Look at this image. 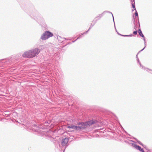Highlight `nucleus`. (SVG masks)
I'll use <instances>...</instances> for the list:
<instances>
[{
    "instance_id": "6",
    "label": "nucleus",
    "mask_w": 152,
    "mask_h": 152,
    "mask_svg": "<svg viewBox=\"0 0 152 152\" xmlns=\"http://www.w3.org/2000/svg\"><path fill=\"white\" fill-rule=\"evenodd\" d=\"M57 38L58 40H59L60 41V42H62L64 41V39H66L65 38H61V37L60 36H58L57 37Z\"/></svg>"
},
{
    "instance_id": "17",
    "label": "nucleus",
    "mask_w": 152,
    "mask_h": 152,
    "mask_svg": "<svg viewBox=\"0 0 152 152\" xmlns=\"http://www.w3.org/2000/svg\"><path fill=\"white\" fill-rule=\"evenodd\" d=\"M90 29H91V27L89 28L88 30L87 31H86V32H84V33H83V34H86L87 33V32Z\"/></svg>"
},
{
    "instance_id": "11",
    "label": "nucleus",
    "mask_w": 152,
    "mask_h": 152,
    "mask_svg": "<svg viewBox=\"0 0 152 152\" xmlns=\"http://www.w3.org/2000/svg\"><path fill=\"white\" fill-rule=\"evenodd\" d=\"M134 10H135L136 11V12L135 13V15L136 16H137L138 17V14L137 12V10L136 9H134V10H133L132 11H133Z\"/></svg>"
},
{
    "instance_id": "3",
    "label": "nucleus",
    "mask_w": 152,
    "mask_h": 152,
    "mask_svg": "<svg viewBox=\"0 0 152 152\" xmlns=\"http://www.w3.org/2000/svg\"><path fill=\"white\" fill-rule=\"evenodd\" d=\"M53 36L52 33L49 31H45L41 37V39L42 40H45L48 39L49 38Z\"/></svg>"
},
{
    "instance_id": "2",
    "label": "nucleus",
    "mask_w": 152,
    "mask_h": 152,
    "mask_svg": "<svg viewBox=\"0 0 152 152\" xmlns=\"http://www.w3.org/2000/svg\"><path fill=\"white\" fill-rule=\"evenodd\" d=\"M40 52L38 48H35L26 52L23 54V56L24 57L33 58L38 55Z\"/></svg>"
},
{
    "instance_id": "12",
    "label": "nucleus",
    "mask_w": 152,
    "mask_h": 152,
    "mask_svg": "<svg viewBox=\"0 0 152 152\" xmlns=\"http://www.w3.org/2000/svg\"><path fill=\"white\" fill-rule=\"evenodd\" d=\"M132 7L134 8L135 9H135V3H133V4H132Z\"/></svg>"
},
{
    "instance_id": "19",
    "label": "nucleus",
    "mask_w": 152,
    "mask_h": 152,
    "mask_svg": "<svg viewBox=\"0 0 152 152\" xmlns=\"http://www.w3.org/2000/svg\"><path fill=\"white\" fill-rule=\"evenodd\" d=\"M112 15V16H113V21H114V17H113V15L112 14V13H111V12H110Z\"/></svg>"
},
{
    "instance_id": "21",
    "label": "nucleus",
    "mask_w": 152,
    "mask_h": 152,
    "mask_svg": "<svg viewBox=\"0 0 152 152\" xmlns=\"http://www.w3.org/2000/svg\"><path fill=\"white\" fill-rule=\"evenodd\" d=\"M140 65L141 66H142V65H141V63H140Z\"/></svg>"
},
{
    "instance_id": "16",
    "label": "nucleus",
    "mask_w": 152,
    "mask_h": 152,
    "mask_svg": "<svg viewBox=\"0 0 152 152\" xmlns=\"http://www.w3.org/2000/svg\"><path fill=\"white\" fill-rule=\"evenodd\" d=\"M131 1L132 2V4H133V3H135V1H134V0H131Z\"/></svg>"
},
{
    "instance_id": "18",
    "label": "nucleus",
    "mask_w": 152,
    "mask_h": 152,
    "mask_svg": "<svg viewBox=\"0 0 152 152\" xmlns=\"http://www.w3.org/2000/svg\"><path fill=\"white\" fill-rule=\"evenodd\" d=\"M82 37V36L81 35H79V37H78L77 38V39H80Z\"/></svg>"
},
{
    "instance_id": "13",
    "label": "nucleus",
    "mask_w": 152,
    "mask_h": 152,
    "mask_svg": "<svg viewBox=\"0 0 152 152\" xmlns=\"http://www.w3.org/2000/svg\"><path fill=\"white\" fill-rule=\"evenodd\" d=\"M137 142L140 145H142V146L144 145L140 142L139 141H137Z\"/></svg>"
},
{
    "instance_id": "23",
    "label": "nucleus",
    "mask_w": 152,
    "mask_h": 152,
    "mask_svg": "<svg viewBox=\"0 0 152 152\" xmlns=\"http://www.w3.org/2000/svg\"><path fill=\"white\" fill-rule=\"evenodd\" d=\"M137 61H138V62H139V59L138 58L137 59Z\"/></svg>"
},
{
    "instance_id": "15",
    "label": "nucleus",
    "mask_w": 152,
    "mask_h": 152,
    "mask_svg": "<svg viewBox=\"0 0 152 152\" xmlns=\"http://www.w3.org/2000/svg\"><path fill=\"white\" fill-rule=\"evenodd\" d=\"M137 31H134L133 32V34H134V35H136V34H137Z\"/></svg>"
},
{
    "instance_id": "14",
    "label": "nucleus",
    "mask_w": 152,
    "mask_h": 152,
    "mask_svg": "<svg viewBox=\"0 0 152 152\" xmlns=\"http://www.w3.org/2000/svg\"><path fill=\"white\" fill-rule=\"evenodd\" d=\"M143 146V147H144L145 149H146L147 150H148V148L145 145H144Z\"/></svg>"
},
{
    "instance_id": "10",
    "label": "nucleus",
    "mask_w": 152,
    "mask_h": 152,
    "mask_svg": "<svg viewBox=\"0 0 152 152\" xmlns=\"http://www.w3.org/2000/svg\"><path fill=\"white\" fill-rule=\"evenodd\" d=\"M144 69L145 70L148 71V72H149L151 73H152V70H149V69H147V68H145V67H144Z\"/></svg>"
},
{
    "instance_id": "20",
    "label": "nucleus",
    "mask_w": 152,
    "mask_h": 152,
    "mask_svg": "<svg viewBox=\"0 0 152 152\" xmlns=\"http://www.w3.org/2000/svg\"><path fill=\"white\" fill-rule=\"evenodd\" d=\"M102 14L101 15H99V18H101L102 17Z\"/></svg>"
},
{
    "instance_id": "1",
    "label": "nucleus",
    "mask_w": 152,
    "mask_h": 152,
    "mask_svg": "<svg viewBox=\"0 0 152 152\" xmlns=\"http://www.w3.org/2000/svg\"><path fill=\"white\" fill-rule=\"evenodd\" d=\"M96 121L94 120H91L85 123L81 122L78 123V124L80 126H75L73 125H71L68 126V128H72L74 129L79 130L81 129H84L92 125V124L96 123Z\"/></svg>"
},
{
    "instance_id": "4",
    "label": "nucleus",
    "mask_w": 152,
    "mask_h": 152,
    "mask_svg": "<svg viewBox=\"0 0 152 152\" xmlns=\"http://www.w3.org/2000/svg\"><path fill=\"white\" fill-rule=\"evenodd\" d=\"M131 144L133 147L139 150L142 152H145L143 149L141 148L140 146L137 145L135 143H131Z\"/></svg>"
},
{
    "instance_id": "24",
    "label": "nucleus",
    "mask_w": 152,
    "mask_h": 152,
    "mask_svg": "<svg viewBox=\"0 0 152 152\" xmlns=\"http://www.w3.org/2000/svg\"><path fill=\"white\" fill-rule=\"evenodd\" d=\"M137 55H138V54H137V56H136V57L137 58Z\"/></svg>"
},
{
    "instance_id": "7",
    "label": "nucleus",
    "mask_w": 152,
    "mask_h": 152,
    "mask_svg": "<svg viewBox=\"0 0 152 152\" xmlns=\"http://www.w3.org/2000/svg\"><path fill=\"white\" fill-rule=\"evenodd\" d=\"M138 32L140 36L142 37H144V36L142 32L140 29H139Z\"/></svg>"
},
{
    "instance_id": "25",
    "label": "nucleus",
    "mask_w": 152,
    "mask_h": 152,
    "mask_svg": "<svg viewBox=\"0 0 152 152\" xmlns=\"http://www.w3.org/2000/svg\"><path fill=\"white\" fill-rule=\"evenodd\" d=\"M75 41H76V40H75V41H73V42H75Z\"/></svg>"
},
{
    "instance_id": "22",
    "label": "nucleus",
    "mask_w": 152,
    "mask_h": 152,
    "mask_svg": "<svg viewBox=\"0 0 152 152\" xmlns=\"http://www.w3.org/2000/svg\"><path fill=\"white\" fill-rule=\"evenodd\" d=\"M115 30H116V31H117L116 29V28H115Z\"/></svg>"
},
{
    "instance_id": "8",
    "label": "nucleus",
    "mask_w": 152,
    "mask_h": 152,
    "mask_svg": "<svg viewBox=\"0 0 152 152\" xmlns=\"http://www.w3.org/2000/svg\"><path fill=\"white\" fill-rule=\"evenodd\" d=\"M143 40L144 41V43H145V47L141 50H140L139 52H140L142 51L143 50L145 49V48L146 47V42L145 41V37H143Z\"/></svg>"
},
{
    "instance_id": "9",
    "label": "nucleus",
    "mask_w": 152,
    "mask_h": 152,
    "mask_svg": "<svg viewBox=\"0 0 152 152\" xmlns=\"http://www.w3.org/2000/svg\"><path fill=\"white\" fill-rule=\"evenodd\" d=\"M117 33L118 34H119L121 36H123V37H132V36H133V35L132 34H131V35H124L121 34H119V33H118V32H117Z\"/></svg>"
},
{
    "instance_id": "5",
    "label": "nucleus",
    "mask_w": 152,
    "mask_h": 152,
    "mask_svg": "<svg viewBox=\"0 0 152 152\" xmlns=\"http://www.w3.org/2000/svg\"><path fill=\"white\" fill-rule=\"evenodd\" d=\"M68 142V139L66 138L63 139L61 142V145L63 146L66 147L67 146V143Z\"/></svg>"
}]
</instances>
